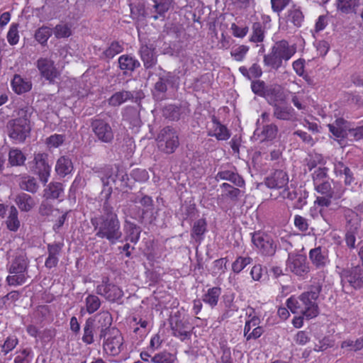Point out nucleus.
<instances>
[{
	"label": "nucleus",
	"instance_id": "c85d7f7f",
	"mask_svg": "<svg viewBox=\"0 0 363 363\" xmlns=\"http://www.w3.org/2000/svg\"><path fill=\"white\" fill-rule=\"evenodd\" d=\"M314 186L315 189L318 193L324 195H330V196H334L335 199H340L345 192V189L342 187L337 190V191H332L330 183L328 180L319 182L314 184Z\"/></svg>",
	"mask_w": 363,
	"mask_h": 363
},
{
	"label": "nucleus",
	"instance_id": "8fccbe9b",
	"mask_svg": "<svg viewBox=\"0 0 363 363\" xmlns=\"http://www.w3.org/2000/svg\"><path fill=\"white\" fill-rule=\"evenodd\" d=\"M206 231V222L204 219L196 220L193 226L191 235L193 238H200Z\"/></svg>",
	"mask_w": 363,
	"mask_h": 363
},
{
	"label": "nucleus",
	"instance_id": "0e129e2a",
	"mask_svg": "<svg viewBox=\"0 0 363 363\" xmlns=\"http://www.w3.org/2000/svg\"><path fill=\"white\" fill-rule=\"evenodd\" d=\"M220 187L223 189L225 195L231 199H236L240 194V190L239 189L234 188L228 183L222 184Z\"/></svg>",
	"mask_w": 363,
	"mask_h": 363
},
{
	"label": "nucleus",
	"instance_id": "423d86ee",
	"mask_svg": "<svg viewBox=\"0 0 363 363\" xmlns=\"http://www.w3.org/2000/svg\"><path fill=\"white\" fill-rule=\"evenodd\" d=\"M9 135L16 143H22L29 135L30 125L26 116L11 120L9 123Z\"/></svg>",
	"mask_w": 363,
	"mask_h": 363
},
{
	"label": "nucleus",
	"instance_id": "f8f14e48",
	"mask_svg": "<svg viewBox=\"0 0 363 363\" xmlns=\"http://www.w3.org/2000/svg\"><path fill=\"white\" fill-rule=\"evenodd\" d=\"M286 269L298 276H303L308 272L306 257L303 255L289 253Z\"/></svg>",
	"mask_w": 363,
	"mask_h": 363
},
{
	"label": "nucleus",
	"instance_id": "7ed1b4c3",
	"mask_svg": "<svg viewBox=\"0 0 363 363\" xmlns=\"http://www.w3.org/2000/svg\"><path fill=\"white\" fill-rule=\"evenodd\" d=\"M296 52V45H290L288 41L282 40L277 42L271 49V52L264 57L265 65L272 69L280 68L283 62L289 60Z\"/></svg>",
	"mask_w": 363,
	"mask_h": 363
},
{
	"label": "nucleus",
	"instance_id": "f704fd0d",
	"mask_svg": "<svg viewBox=\"0 0 363 363\" xmlns=\"http://www.w3.org/2000/svg\"><path fill=\"white\" fill-rule=\"evenodd\" d=\"M96 318H97L99 324L98 328L101 330L100 337L101 338L105 336L106 330L111 325L112 318L111 314L107 311H103L99 313Z\"/></svg>",
	"mask_w": 363,
	"mask_h": 363
},
{
	"label": "nucleus",
	"instance_id": "c03bdc74",
	"mask_svg": "<svg viewBox=\"0 0 363 363\" xmlns=\"http://www.w3.org/2000/svg\"><path fill=\"white\" fill-rule=\"evenodd\" d=\"M52 33V29L51 28L48 26H42L36 30L35 33V38L39 43L44 45L47 43Z\"/></svg>",
	"mask_w": 363,
	"mask_h": 363
},
{
	"label": "nucleus",
	"instance_id": "e2e57ef3",
	"mask_svg": "<svg viewBox=\"0 0 363 363\" xmlns=\"http://www.w3.org/2000/svg\"><path fill=\"white\" fill-rule=\"evenodd\" d=\"M228 260L227 257L218 259L213 262V269L216 274H224L226 271V265Z\"/></svg>",
	"mask_w": 363,
	"mask_h": 363
},
{
	"label": "nucleus",
	"instance_id": "2eb2a0df",
	"mask_svg": "<svg viewBox=\"0 0 363 363\" xmlns=\"http://www.w3.org/2000/svg\"><path fill=\"white\" fill-rule=\"evenodd\" d=\"M37 67L40 75L50 82H53L60 76V72L52 60L48 58H40L37 61Z\"/></svg>",
	"mask_w": 363,
	"mask_h": 363
},
{
	"label": "nucleus",
	"instance_id": "f03ea898",
	"mask_svg": "<svg viewBox=\"0 0 363 363\" xmlns=\"http://www.w3.org/2000/svg\"><path fill=\"white\" fill-rule=\"evenodd\" d=\"M104 214L91 218V222L96 231V236L106 239L111 244H115L122 238L121 223L118 216L113 212V208L105 203L103 207Z\"/></svg>",
	"mask_w": 363,
	"mask_h": 363
},
{
	"label": "nucleus",
	"instance_id": "6ab92c4d",
	"mask_svg": "<svg viewBox=\"0 0 363 363\" xmlns=\"http://www.w3.org/2000/svg\"><path fill=\"white\" fill-rule=\"evenodd\" d=\"M55 169L60 177H65L72 174L74 166L72 160L68 157L62 156L57 160Z\"/></svg>",
	"mask_w": 363,
	"mask_h": 363
},
{
	"label": "nucleus",
	"instance_id": "79ce46f5",
	"mask_svg": "<svg viewBox=\"0 0 363 363\" xmlns=\"http://www.w3.org/2000/svg\"><path fill=\"white\" fill-rule=\"evenodd\" d=\"M26 156L18 149H11L9 153V162L11 166H21L24 164Z\"/></svg>",
	"mask_w": 363,
	"mask_h": 363
},
{
	"label": "nucleus",
	"instance_id": "3c124183",
	"mask_svg": "<svg viewBox=\"0 0 363 363\" xmlns=\"http://www.w3.org/2000/svg\"><path fill=\"white\" fill-rule=\"evenodd\" d=\"M278 128L274 124H269L264 126L262 131V140H272L277 136Z\"/></svg>",
	"mask_w": 363,
	"mask_h": 363
},
{
	"label": "nucleus",
	"instance_id": "393cba45",
	"mask_svg": "<svg viewBox=\"0 0 363 363\" xmlns=\"http://www.w3.org/2000/svg\"><path fill=\"white\" fill-rule=\"evenodd\" d=\"M154 3L152 6V11L155 13L156 15H153L152 18L155 20L160 18V17L164 18L165 13L172 6L173 0H152Z\"/></svg>",
	"mask_w": 363,
	"mask_h": 363
},
{
	"label": "nucleus",
	"instance_id": "09e8293b",
	"mask_svg": "<svg viewBox=\"0 0 363 363\" xmlns=\"http://www.w3.org/2000/svg\"><path fill=\"white\" fill-rule=\"evenodd\" d=\"M251 260L249 257H238L232 264L233 271L236 274L240 273L247 265L250 264Z\"/></svg>",
	"mask_w": 363,
	"mask_h": 363
},
{
	"label": "nucleus",
	"instance_id": "13d9d810",
	"mask_svg": "<svg viewBox=\"0 0 363 363\" xmlns=\"http://www.w3.org/2000/svg\"><path fill=\"white\" fill-rule=\"evenodd\" d=\"M235 295L233 293L225 294L223 296V303L225 307L229 311H237L238 310L239 307L236 305L235 302Z\"/></svg>",
	"mask_w": 363,
	"mask_h": 363
},
{
	"label": "nucleus",
	"instance_id": "7c9ffc66",
	"mask_svg": "<svg viewBox=\"0 0 363 363\" xmlns=\"http://www.w3.org/2000/svg\"><path fill=\"white\" fill-rule=\"evenodd\" d=\"M360 4V0H336L335 3L337 11L345 14L355 13Z\"/></svg>",
	"mask_w": 363,
	"mask_h": 363
},
{
	"label": "nucleus",
	"instance_id": "ddd939ff",
	"mask_svg": "<svg viewBox=\"0 0 363 363\" xmlns=\"http://www.w3.org/2000/svg\"><path fill=\"white\" fill-rule=\"evenodd\" d=\"M170 325L174 336L179 338L182 341L191 337V325L188 318H173Z\"/></svg>",
	"mask_w": 363,
	"mask_h": 363
},
{
	"label": "nucleus",
	"instance_id": "0eeeda50",
	"mask_svg": "<svg viewBox=\"0 0 363 363\" xmlns=\"http://www.w3.org/2000/svg\"><path fill=\"white\" fill-rule=\"evenodd\" d=\"M269 104L274 108L273 113L276 118L283 121H292L296 118L294 109L285 103L284 97L279 91Z\"/></svg>",
	"mask_w": 363,
	"mask_h": 363
},
{
	"label": "nucleus",
	"instance_id": "b1692460",
	"mask_svg": "<svg viewBox=\"0 0 363 363\" xmlns=\"http://www.w3.org/2000/svg\"><path fill=\"white\" fill-rule=\"evenodd\" d=\"M251 88L255 94L265 98L268 103L274 97L275 94L279 92L274 89L266 88L264 83L260 81L253 82Z\"/></svg>",
	"mask_w": 363,
	"mask_h": 363
},
{
	"label": "nucleus",
	"instance_id": "f3484780",
	"mask_svg": "<svg viewBox=\"0 0 363 363\" xmlns=\"http://www.w3.org/2000/svg\"><path fill=\"white\" fill-rule=\"evenodd\" d=\"M289 177L283 170H276L272 175L267 177L265 184L270 189H282L287 186Z\"/></svg>",
	"mask_w": 363,
	"mask_h": 363
},
{
	"label": "nucleus",
	"instance_id": "6e6552de",
	"mask_svg": "<svg viewBox=\"0 0 363 363\" xmlns=\"http://www.w3.org/2000/svg\"><path fill=\"white\" fill-rule=\"evenodd\" d=\"M157 140L159 148L168 154L174 152L179 145L178 135L174 129L169 127H166L160 131Z\"/></svg>",
	"mask_w": 363,
	"mask_h": 363
},
{
	"label": "nucleus",
	"instance_id": "4468645a",
	"mask_svg": "<svg viewBox=\"0 0 363 363\" xmlns=\"http://www.w3.org/2000/svg\"><path fill=\"white\" fill-rule=\"evenodd\" d=\"M48 155L45 153H38L34 157L35 172L41 182L45 184L50 177L51 167L48 162Z\"/></svg>",
	"mask_w": 363,
	"mask_h": 363
},
{
	"label": "nucleus",
	"instance_id": "ea45409f",
	"mask_svg": "<svg viewBox=\"0 0 363 363\" xmlns=\"http://www.w3.org/2000/svg\"><path fill=\"white\" fill-rule=\"evenodd\" d=\"M86 311L88 313L92 314L96 312L101 306V301L100 298L94 294H89L84 300Z\"/></svg>",
	"mask_w": 363,
	"mask_h": 363
},
{
	"label": "nucleus",
	"instance_id": "c9c22d12",
	"mask_svg": "<svg viewBox=\"0 0 363 363\" xmlns=\"http://www.w3.org/2000/svg\"><path fill=\"white\" fill-rule=\"evenodd\" d=\"M133 97V94L128 91H121L113 94L108 99V104L113 106H118Z\"/></svg>",
	"mask_w": 363,
	"mask_h": 363
},
{
	"label": "nucleus",
	"instance_id": "f257e3e1",
	"mask_svg": "<svg viewBox=\"0 0 363 363\" xmlns=\"http://www.w3.org/2000/svg\"><path fill=\"white\" fill-rule=\"evenodd\" d=\"M320 286H313L310 291L303 293L298 297L291 296L286 301L288 308L293 313L300 315L293 319L294 327L299 328L303 325V318L311 319L318 314V307L315 302L318 298Z\"/></svg>",
	"mask_w": 363,
	"mask_h": 363
},
{
	"label": "nucleus",
	"instance_id": "5701e85b",
	"mask_svg": "<svg viewBox=\"0 0 363 363\" xmlns=\"http://www.w3.org/2000/svg\"><path fill=\"white\" fill-rule=\"evenodd\" d=\"M309 258L313 264L318 268L323 267L329 262L326 252L320 247L310 250Z\"/></svg>",
	"mask_w": 363,
	"mask_h": 363
},
{
	"label": "nucleus",
	"instance_id": "58836bf2",
	"mask_svg": "<svg viewBox=\"0 0 363 363\" xmlns=\"http://www.w3.org/2000/svg\"><path fill=\"white\" fill-rule=\"evenodd\" d=\"M94 320L93 318H88L86 320L84 327V335L82 336V341L90 345L94 342Z\"/></svg>",
	"mask_w": 363,
	"mask_h": 363
},
{
	"label": "nucleus",
	"instance_id": "20e7f679",
	"mask_svg": "<svg viewBox=\"0 0 363 363\" xmlns=\"http://www.w3.org/2000/svg\"><path fill=\"white\" fill-rule=\"evenodd\" d=\"M28 261L23 252H20L9 266L10 275L6 277V281L10 286L22 285L26 282L28 276Z\"/></svg>",
	"mask_w": 363,
	"mask_h": 363
},
{
	"label": "nucleus",
	"instance_id": "4c0bfd02",
	"mask_svg": "<svg viewBox=\"0 0 363 363\" xmlns=\"http://www.w3.org/2000/svg\"><path fill=\"white\" fill-rule=\"evenodd\" d=\"M18 213L16 207L11 206L6 221V226L11 231L16 232L20 227V220H18Z\"/></svg>",
	"mask_w": 363,
	"mask_h": 363
},
{
	"label": "nucleus",
	"instance_id": "4d7b16f0",
	"mask_svg": "<svg viewBox=\"0 0 363 363\" xmlns=\"http://www.w3.org/2000/svg\"><path fill=\"white\" fill-rule=\"evenodd\" d=\"M33 358V352L30 348L23 349L21 354L16 357L15 363H29Z\"/></svg>",
	"mask_w": 363,
	"mask_h": 363
},
{
	"label": "nucleus",
	"instance_id": "a19ab883",
	"mask_svg": "<svg viewBox=\"0 0 363 363\" xmlns=\"http://www.w3.org/2000/svg\"><path fill=\"white\" fill-rule=\"evenodd\" d=\"M19 185L23 190L33 194L35 193L39 188L36 179L30 176H26L22 177Z\"/></svg>",
	"mask_w": 363,
	"mask_h": 363
},
{
	"label": "nucleus",
	"instance_id": "1a4fd4ad",
	"mask_svg": "<svg viewBox=\"0 0 363 363\" xmlns=\"http://www.w3.org/2000/svg\"><path fill=\"white\" fill-rule=\"evenodd\" d=\"M123 337L118 330H113L103 344L104 352L108 356L117 357L124 350Z\"/></svg>",
	"mask_w": 363,
	"mask_h": 363
},
{
	"label": "nucleus",
	"instance_id": "bf43d9fd",
	"mask_svg": "<svg viewBox=\"0 0 363 363\" xmlns=\"http://www.w3.org/2000/svg\"><path fill=\"white\" fill-rule=\"evenodd\" d=\"M328 169L326 167H319L313 173V184H316L319 182L327 180Z\"/></svg>",
	"mask_w": 363,
	"mask_h": 363
},
{
	"label": "nucleus",
	"instance_id": "a211bd4d",
	"mask_svg": "<svg viewBox=\"0 0 363 363\" xmlns=\"http://www.w3.org/2000/svg\"><path fill=\"white\" fill-rule=\"evenodd\" d=\"M252 241L263 255H272L275 252L272 241L267 237L255 233L252 236Z\"/></svg>",
	"mask_w": 363,
	"mask_h": 363
},
{
	"label": "nucleus",
	"instance_id": "39448f33",
	"mask_svg": "<svg viewBox=\"0 0 363 363\" xmlns=\"http://www.w3.org/2000/svg\"><path fill=\"white\" fill-rule=\"evenodd\" d=\"M339 274L345 291L363 289V269L360 267L342 269Z\"/></svg>",
	"mask_w": 363,
	"mask_h": 363
},
{
	"label": "nucleus",
	"instance_id": "37998d69",
	"mask_svg": "<svg viewBox=\"0 0 363 363\" xmlns=\"http://www.w3.org/2000/svg\"><path fill=\"white\" fill-rule=\"evenodd\" d=\"M342 349H347L352 352H358L363 350V338H357L355 340L347 339L342 342Z\"/></svg>",
	"mask_w": 363,
	"mask_h": 363
},
{
	"label": "nucleus",
	"instance_id": "69168bd1",
	"mask_svg": "<svg viewBox=\"0 0 363 363\" xmlns=\"http://www.w3.org/2000/svg\"><path fill=\"white\" fill-rule=\"evenodd\" d=\"M357 233V227L347 230L345 235V241L347 245L350 248H354L356 241V234Z\"/></svg>",
	"mask_w": 363,
	"mask_h": 363
},
{
	"label": "nucleus",
	"instance_id": "dca6fc26",
	"mask_svg": "<svg viewBox=\"0 0 363 363\" xmlns=\"http://www.w3.org/2000/svg\"><path fill=\"white\" fill-rule=\"evenodd\" d=\"M208 135L215 137L218 140H227L230 137L228 129L214 116L208 125Z\"/></svg>",
	"mask_w": 363,
	"mask_h": 363
},
{
	"label": "nucleus",
	"instance_id": "680f3d73",
	"mask_svg": "<svg viewBox=\"0 0 363 363\" xmlns=\"http://www.w3.org/2000/svg\"><path fill=\"white\" fill-rule=\"evenodd\" d=\"M18 342V340L16 336L12 335L8 337L2 347V352H4L5 354H8L16 347Z\"/></svg>",
	"mask_w": 363,
	"mask_h": 363
},
{
	"label": "nucleus",
	"instance_id": "a878e982",
	"mask_svg": "<svg viewBox=\"0 0 363 363\" xmlns=\"http://www.w3.org/2000/svg\"><path fill=\"white\" fill-rule=\"evenodd\" d=\"M14 201L18 208L24 212L30 211L36 205L35 199L26 193L18 194Z\"/></svg>",
	"mask_w": 363,
	"mask_h": 363
},
{
	"label": "nucleus",
	"instance_id": "473e14b6",
	"mask_svg": "<svg viewBox=\"0 0 363 363\" xmlns=\"http://www.w3.org/2000/svg\"><path fill=\"white\" fill-rule=\"evenodd\" d=\"M221 294V289L218 286H214L208 289L203 295V301L209 305L211 308L215 307L218 302L220 296Z\"/></svg>",
	"mask_w": 363,
	"mask_h": 363
},
{
	"label": "nucleus",
	"instance_id": "603ef678",
	"mask_svg": "<svg viewBox=\"0 0 363 363\" xmlns=\"http://www.w3.org/2000/svg\"><path fill=\"white\" fill-rule=\"evenodd\" d=\"M249 50V47L247 45H241L232 49L230 52L231 56L235 60L240 62L242 61Z\"/></svg>",
	"mask_w": 363,
	"mask_h": 363
},
{
	"label": "nucleus",
	"instance_id": "72a5a7b5",
	"mask_svg": "<svg viewBox=\"0 0 363 363\" xmlns=\"http://www.w3.org/2000/svg\"><path fill=\"white\" fill-rule=\"evenodd\" d=\"M140 52L145 67H151L156 63L155 54L152 48L143 45L141 47Z\"/></svg>",
	"mask_w": 363,
	"mask_h": 363
},
{
	"label": "nucleus",
	"instance_id": "aec40b11",
	"mask_svg": "<svg viewBox=\"0 0 363 363\" xmlns=\"http://www.w3.org/2000/svg\"><path fill=\"white\" fill-rule=\"evenodd\" d=\"M61 251L62 245L60 244L53 243L48 245V256L45 262V265L47 268L51 269L57 265Z\"/></svg>",
	"mask_w": 363,
	"mask_h": 363
},
{
	"label": "nucleus",
	"instance_id": "052dcab7",
	"mask_svg": "<svg viewBox=\"0 0 363 363\" xmlns=\"http://www.w3.org/2000/svg\"><path fill=\"white\" fill-rule=\"evenodd\" d=\"M7 40L10 45H16L19 40V35L18 31V26L12 24L10 26L9 30L7 33Z\"/></svg>",
	"mask_w": 363,
	"mask_h": 363
},
{
	"label": "nucleus",
	"instance_id": "864d4df0",
	"mask_svg": "<svg viewBox=\"0 0 363 363\" xmlns=\"http://www.w3.org/2000/svg\"><path fill=\"white\" fill-rule=\"evenodd\" d=\"M151 361L154 363H174V357L169 352H162L156 354Z\"/></svg>",
	"mask_w": 363,
	"mask_h": 363
},
{
	"label": "nucleus",
	"instance_id": "c756f323",
	"mask_svg": "<svg viewBox=\"0 0 363 363\" xmlns=\"http://www.w3.org/2000/svg\"><path fill=\"white\" fill-rule=\"evenodd\" d=\"M119 67L123 72L128 73L133 72L135 68L140 66V62L134 57L123 55L118 58Z\"/></svg>",
	"mask_w": 363,
	"mask_h": 363
},
{
	"label": "nucleus",
	"instance_id": "338daca9",
	"mask_svg": "<svg viewBox=\"0 0 363 363\" xmlns=\"http://www.w3.org/2000/svg\"><path fill=\"white\" fill-rule=\"evenodd\" d=\"M294 223L295 227L301 231L304 232L308 229L309 224L308 220L301 216L296 215Z\"/></svg>",
	"mask_w": 363,
	"mask_h": 363
},
{
	"label": "nucleus",
	"instance_id": "49530a36",
	"mask_svg": "<svg viewBox=\"0 0 363 363\" xmlns=\"http://www.w3.org/2000/svg\"><path fill=\"white\" fill-rule=\"evenodd\" d=\"M52 33L57 38H68L72 34L70 27L65 23L57 25L54 29H52Z\"/></svg>",
	"mask_w": 363,
	"mask_h": 363
},
{
	"label": "nucleus",
	"instance_id": "bb28decb",
	"mask_svg": "<svg viewBox=\"0 0 363 363\" xmlns=\"http://www.w3.org/2000/svg\"><path fill=\"white\" fill-rule=\"evenodd\" d=\"M11 86L15 93L21 94L30 91L32 84L29 79H23L20 75L16 74L11 81Z\"/></svg>",
	"mask_w": 363,
	"mask_h": 363
},
{
	"label": "nucleus",
	"instance_id": "6e6d98bb",
	"mask_svg": "<svg viewBox=\"0 0 363 363\" xmlns=\"http://www.w3.org/2000/svg\"><path fill=\"white\" fill-rule=\"evenodd\" d=\"M123 50L122 44L118 42H113L109 47L104 52L105 56L108 58H113Z\"/></svg>",
	"mask_w": 363,
	"mask_h": 363
},
{
	"label": "nucleus",
	"instance_id": "9b49d317",
	"mask_svg": "<svg viewBox=\"0 0 363 363\" xmlns=\"http://www.w3.org/2000/svg\"><path fill=\"white\" fill-rule=\"evenodd\" d=\"M91 128L96 137L101 142L109 143L113 140V131L106 121L96 119L91 123Z\"/></svg>",
	"mask_w": 363,
	"mask_h": 363
},
{
	"label": "nucleus",
	"instance_id": "9d476101",
	"mask_svg": "<svg viewBox=\"0 0 363 363\" xmlns=\"http://www.w3.org/2000/svg\"><path fill=\"white\" fill-rule=\"evenodd\" d=\"M97 294L104 297L108 301L115 302L123 296V291L118 286L108 281L107 278L104 279L101 284L96 288Z\"/></svg>",
	"mask_w": 363,
	"mask_h": 363
},
{
	"label": "nucleus",
	"instance_id": "774afa93",
	"mask_svg": "<svg viewBox=\"0 0 363 363\" xmlns=\"http://www.w3.org/2000/svg\"><path fill=\"white\" fill-rule=\"evenodd\" d=\"M249 318L245 325L244 333H247V331H250L251 329L257 328L260 324V319L257 315H250Z\"/></svg>",
	"mask_w": 363,
	"mask_h": 363
},
{
	"label": "nucleus",
	"instance_id": "de8ad7c7",
	"mask_svg": "<svg viewBox=\"0 0 363 363\" xmlns=\"http://www.w3.org/2000/svg\"><path fill=\"white\" fill-rule=\"evenodd\" d=\"M65 140V135L53 134L46 138L45 143L49 148H57L63 144Z\"/></svg>",
	"mask_w": 363,
	"mask_h": 363
},
{
	"label": "nucleus",
	"instance_id": "412c9836",
	"mask_svg": "<svg viewBox=\"0 0 363 363\" xmlns=\"http://www.w3.org/2000/svg\"><path fill=\"white\" fill-rule=\"evenodd\" d=\"M330 132L337 139H342L348 136L349 128L347 122L342 119L338 118L333 124L328 125Z\"/></svg>",
	"mask_w": 363,
	"mask_h": 363
},
{
	"label": "nucleus",
	"instance_id": "cd10ccee",
	"mask_svg": "<svg viewBox=\"0 0 363 363\" xmlns=\"http://www.w3.org/2000/svg\"><path fill=\"white\" fill-rule=\"evenodd\" d=\"M43 196L46 199H57L64 193V187L60 182H50L43 190Z\"/></svg>",
	"mask_w": 363,
	"mask_h": 363
},
{
	"label": "nucleus",
	"instance_id": "a18cd8bd",
	"mask_svg": "<svg viewBox=\"0 0 363 363\" xmlns=\"http://www.w3.org/2000/svg\"><path fill=\"white\" fill-rule=\"evenodd\" d=\"M264 38V29L259 22L255 23L252 26V33L250 41L253 43H261Z\"/></svg>",
	"mask_w": 363,
	"mask_h": 363
},
{
	"label": "nucleus",
	"instance_id": "2f4dec72",
	"mask_svg": "<svg viewBox=\"0 0 363 363\" xmlns=\"http://www.w3.org/2000/svg\"><path fill=\"white\" fill-rule=\"evenodd\" d=\"M281 196L284 199H288L294 201L291 205L293 208L301 209L306 204V198L301 196H298L296 191H289L288 189H285L281 193Z\"/></svg>",
	"mask_w": 363,
	"mask_h": 363
},
{
	"label": "nucleus",
	"instance_id": "4be33fe9",
	"mask_svg": "<svg viewBox=\"0 0 363 363\" xmlns=\"http://www.w3.org/2000/svg\"><path fill=\"white\" fill-rule=\"evenodd\" d=\"M216 179L217 181H230L238 187H242L245 185L243 179L233 169H225L218 172L216 176Z\"/></svg>",
	"mask_w": 363,
	"mask_h": 363
},
{
	"label": "nucleus",
	"instance_id": "5fc2aeb1",
	"mask_svg": "<svg viewBox=\"0 0 363 363\" xmlns=\"http://www.w3.org/2000/svg\"><path fill=\"white\" fill-rule=\"evenodd\" d=\"M118 175L111 174L108 177L102 178V183L104 184L103 191L106 192L109 196L112 191L113 184L116 186V177ZM118 188V186H116Z\"/></svg>",
	"mask_w": 363,
	"mask_h": 363
},
{
	"label": "nucleus",
	"instance_id": "e433bc0d",
	"mask_svg": "<svg viewBox=\"0 0 363 363\" xmlns=\"http://www.w3.org/2000/svg\"><path fill=\"white\" fill-rule=\"evenodd\" d=\"M287 13V22L293 23L296 27L301 26L304 17L299 8L294 6L289 9Z\"/></svg>",
	"mask_w": 363,
	"mask_h": 363
}]
</instances>
